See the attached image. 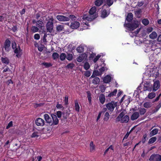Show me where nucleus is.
<instances>
[{
	"instance_id": "nucleus-61",
	"label": "nucleus",
	"mask_w": 161,
	"mask_h": 161,
	"mask_svg": "<svg viewBox=\"0 0 161 161\" xmlns=\"http://www.w3.org/2000/svg\"><path fill=\"white\" fill-rule=\"evenodd\" d=\"M68 96H66L65 97L64 99V104L65 105H67L68 104Z\"/></svg>"
},
{
	"instance_id": "nucleus-34",
	"label": "nucleus",
	"mask_w": 161,
	"mask_h": 161,
	"mask_svg": "<svg viewBox=\"0 0 161 161\" xmlns=\"http://www.w3.org/2000/svg\"><path fill=\"white\" fill-rule=\"evenodd\" d=\"M60 59L61 61H64L66 58V55L64 53H61L59 56Z\"/></svg>"
},
{
	"instance_id": "nucleus-8",
	"label": "nucleus",
	"mask_w": 161,
	"mask_h": 161,
	"mask_svg": "<svg viewBox=\"0 0 161 161\" xmlns=\"http://www.w3.org/2000/svg\"><path fill=\"white\" fill-rule=\"evenodd\" d=\"M56 18L57 19L60 21H67L69 20V18L63 15H57Z\"/></svg>"
},
{
	"instance_id": "nucleus-28",
	"label": "nucleus",
	"mask_w": 161,
	"mask_h": 161,
	"mask_svg": "<svg viewBox=\"0 0 161 161\" xmlns=\"http://www.w3.org/2000/svg\"><path fill=\"white\" fill-rule=\"evenodd\" d=\"M157 138L156 137H153L150 139L148 142V144H150L154 143L156 141Z\"/></svg>"
},
{
	"instance_id": "nucleus-59",
	"label": "nucleus",
	"mask_w": 161,
	"mask_h": 161,
	"mask_svg": "<svg viewBox=\"0 0 161 161\" xmlns=\"http://www.w3.org/2000/svg\"><path fill=\"white\" fill-rule=\"evenodd\" d=\"M68 17L69 18V20L70 19L73 20H75L76 19V17L75 16L72 14L70 15Z\"/></svg>"
},
{
	"instance_id": "nucleus-39",
	"label": "nucleus",
	"mask_w": 161,
	"mask_h": 161,
	"mask_svg": "<svg viewBox=\"0 0 161 161\" xmlns=\"http://www.w3.org/2000/svg\"><path fill=\"white\" fill-rule=\"evenodd\" d=\"M43 24V22L42 20H38L37 21V24L36 26L39 28H42V25Z\"/></svg>"
},
{
	"instance_id": "nucleus-11",
	"label": "nucleus",
	"mask_w": 161,
	"mask_h": 161,
	"mask_svg": "<svg viewBox=\"0 0 161 161\" xmlns=\"http://www.w3.org/2000/svg\"><path fill=\"white\" fill-rule=\"evenodd\" d=\"M22 50H21L19 46H18L15 49L14 53L16 54V56L18 58L20 57L22 53Z\"/></svg>"
},
{
	"instance_id": "nucleus-32",
	"label": "nucleus",
	"mask_w": 161,
	"mask_h": 161,
	"mask_svg": "<svg viewBox=\"0 0 161 161\" xmlns=\"http://www.w3.org/2000/svg\"><path fill=\"white\" fill-rule=\"evenodd\" d=\"M76 50L78 52L81 53L83 52L84 48L82 46L80 45L77 48Z\"/></svg>"
},
{
	"instance_id": "nucleus-60",
	"label": "nucleus",
	"mask_w": 161,
	"mask_h": 161,
	"mask_svg": "<svg viewBox=\"0 0 161 161\" xmlns=\"http://www.w3.org/2000/svg\"><path fill=\"white\" fill-rule=\"evenodd\" d=\"M13 126V122L12 121H10L8 124L7 126H6V128L7 129H9L10 127Z\"/></svg>"
},
{
	"instance_id": "nucleus-49",
	"label": "nucleus",
	"mask_w": 161,
	"mask_h": 161,
	"mask_svg": "<svg viewBox=\"0 0 161 161\" xmlns=\"http://www.w3.org/2000/svg\"><path fill=\"white\" fill-rule=\"evenodd\" d=\"M90 65L88 63L86 62L85 63L84 65V68L86 70H87L88 69L90 68Z\"/></svg>"
},
{
	"instance_id": "nucleus-29",
	"label": "nucleus",
	"mask_w": 161,
	"mask_h": 161,
	"mask_svg": "<svg viewBox=\"0 0 161 161\" xmlns=\"http://www.w3.org/2000/svg\"><path fill=\"white\" fill-rule=\"evenodd\" d=\"M103 0H96L95 2V4L97 6H99L102 4Z\"/></svg>"
},
{
	"instance_id": "nucleus-6",
	"label": "nucleus",
	"mask_w": 161,
	"mask_h": 161,
	"mask_svg": "<svg viewBox=\"0 0 161 161\" xmlns=\"http://www.w3.org/2000/svg\"><path fill=\"white\" fill-rule=\"evenodd\" d=\"M35 123L37 125L42 126L44 125L45 121L42 118H38L36 120Z\"/></svg>"
},
{
	"instance_id": "nucleus-42",
	"label": "nucleus",
	"mask_w": 161,
	"mask_h": 161,
	"mask_svg": "<svg viewBox=\"0 0 161 161\" xmlns=\"http://www.w3.org/2000/svg\"><path fill=\"white\" fill-rule=\"evenodd\" d=\"M107 12L105 10H104L102 12L101 16L102 17L104 18L107 16Z\"/></svg>"
},
{
	"instance_id": "nucleus-10",
	"label": "nucleus",
	"mask_w": 161,
	"mask_h": 161,
	"mask_svg": "<svg viewBox=\"0 0 161 161\" xmlns=\"http://www.w3.org/2000/svg\"><path fill=\"white\" fill-rule=\"evenodd\" d=\"M51 116L53 121V122L52 121V125H58V120L56 115L52 114Z\"/></svg>"
},
{
	"instance_id": "nucleus-25",
	"label": "nucleus",
	"mask_w": 161,
	"mask_h": 161,
	"mask_svg": "<svg viewBox=\"0 0 161 161\" xmlns=\"http://www.w3.org/2000/svg\"><path fill=\"white\" fill-rule=\"evenodd\" d=\"M149 37L152 39H154L157 36V33L155 31L153 32L149 35Z\"/></svg>"
},
{
	"instance_id": "nucleus-53",
	"label": "nucleus",
	"mask_w": 161,
	"mask_h": 161,
	"mask_svg": "<svg viewBox=\"0 0 161 161\" xmlns=\"http://www.w3.org/2000/svg\"><path fill=\"white\" fill-rule=\"evenodd\" d=\"M83 55L79 56L76 59L77 61L79 62H81L83 60Z\"/></svg>"
},
{
	"instance_id": "nucleus-18",
	"label": "nucleus",
	"mask_w": 161,
	"mask_h": 161,
	"mask_svg": "<svg viewBox=\"0 0 161 161\" xmlns=\"http://www.w3.org/2000/svg\"><path fill=\"white\" fill-rule=\"evenodd\" d=\"M10 44V41L8 39H7L5 42V48L6 50L8 51L9 50Z\"/></svg>"
},
{
	"instance_id": "nucleus-26",
	"label": "nucleus",
	"mask_w": 161,
	"mask_h": 161,
	"mask_svg": "<svg viewBox=\"0 0 161 161\" xmlns=\"http://www.w3.org/2000/svg\"><path fill=\"white\" fill-rule=\"evenodd\" d=\"M100 82V79L98 77H95L92 81V83L94 85H97Z\"/></svg>"
},
{
	"instance_id": "nucleus-30",
	"label": "nucleus",
	"mask_w": 161,
	"mask_h": 161,
	"mask_svg": "<svg viewBox=\"0 0 161 161\" xmlns=\"http://www.w3.org/2000/svg\"><path fill=\"white\" fill-rule=\"evenodd\" d=\"M1 60L2 62L5 64H8L9 62V60L8 58H1Z\"/></svg>"
},
{
	"instance_id": "nucleus-33",
	"label": "nucleus",
	"mask_w": 161,
	"mask_h": 161,
	"mask_svg": "<svg viewBox=\"0 0 161 161\" xmlns=\"http://www.w3.org/2000/svg\"><path fill=\"white\" fill-rule=\"evenodd\" d=\"M144 107L146 108H149L151 107V103L149 102L145 103L143 104Z\"/></svg>"
},
{
	"instance_id": "nucleus-13",
	"label": "nucleus",
	"mask_w": 161,
	"mask_h": 161,
	"mask_svg": "<svg viewBox=\"0 0 161 161\" xmlns=\"http://www.w3.org/2000/svg\"><path fill=\"white\" fill-rule=\"evenodd\" d=\"M152 90V87L151 86L149 83L145 84L144 85L143 87V90L144 91H151Z\"/></svg>"
},
{
	"instance_id": "nucleus-7",
	"label": "nucleus",
	"mask_w": 161,
	"mask_h": 161,
	"mask_svg": "<svg viewBox=\"0 0 161 161\" xmlns=\"http://www.w3.org/2000/svg\"><path fill=\"white\" fill-rule=\"evenodd\" d=\"M96 11V8L93 7L89 11V15H92V17H95V18L97 16V14L95 13Z\"/></svg>"
},
{
	"instance_id": "nucleus-19",
	"label": "nucleus",
	"mask_w": 161,
	"mask_h": 161,
	"mask_svg": "<svg viewBox=\"0 0 161 161\" xmlns=\"http://www.w3.org/2000/svg\"><path fill=\"white\" fill-rule=\"evenodd\" d=\"M139 116V114L138 112H135L132 114L131 119L132 120H134L137 119Z\"/></svg>"
},
{
	"instance_id": "nucleus-2",
	"label": "nucleus",
	"mask_w": 161,
	"mask_h": 161,
	"mask_svg": "<svg viewBox=\"0 0 161 161\" xmlns=\"http://www.w3.org/2000/svg\"><path fill=\"white\" fill-rule=\"evenodd\" d=\"M47 19L48 21L46 25L47 30V32L51 33L53 28V21L54 20V19L52 17L49 16Z\"/></svg>"
},
{
	"instance_id": "nucleus-38",
	"label": "nucleus",
	"mask_w": 161,
	"mask_h": 161,
	"mask_svg": "<svg viewBox=\"0 0 161 161\" xmlns=\"http://www.w3.org/2000/svg\"><path fill=\"white\" fill-rule=\"evenodd\" d=\"M40 133L37 132H33L31 136V137H36L37 138L40 136Z\"/></svg>"
},
{
	"instance_id": "nucleus-45",
	"label": "nucleus",
	"mask_w": 161,
	"mask_h": 161,
	"mask_svg": "<svg viewBox=\"0 0 161 161\" xmlns=\"http://www.w3.org/2000/svg\"><path fill=\"white\" fill-rule=\"evenodd\" d=\"M109 114L108 112H106L104 115V120L105 121H107L108 120L109 117Z\"/></svg>"
},
{
	"instance_id": "nucleus-23",
	"label": "nucleus",
	"mask_w": 161,
	"mask_h": 161,
	"mask_svg": "<svg viewBox=\"0 0 161 161\" xmlns=\"http://www.w3.org/2000/svg\"><path fill=\"white\" fill-rule=\"evenodd\" d=\"M161 107V102H159L158 104L156 107L155 108L152 110L153 113L157 112Z\"/></svg>"
},
{
	"instance_id": "nucleus-48",
	"label": "nucleus",
	"mask_w": 161,
	"mask_h": 161,
	"mask_svg": "<svg viewBox=\"0 0 161 161\" xmlns=\"http://www.w3.org/2000/svg\"><path fill=\"white\" fill-rule=\"evenodd\" d=\"M93 75H95L96 76L101 75V73H100V71L97 70H95L93 72Z\"/></svg>"
},
{
	"instance_id": "nucleus-47",
	"label": "nucleus",
	"mask_w": 161,
	"mask_h": 161,
	"mask_svg": "<svg viewBox=\"0 0 161 161\" xmlns=\"http://www.w3.org/2000/svg\"><path fill=\"white\" fill-rule=\"evenodd\" d=\"M31 30L32 31L34 32H35L39 30V29L37 27L32 26L31 27Z\"/></svg>"
},
{
	"instance_id": "nucleus-14",
	"label": "nucleus",
	"mask_w": 161,
	"mask_h": 161,
	"mask_svg": "<svg viewBox=\"0 0 161 161\" xmlns=\"http://www.w3.org/2000/svg\"><path fill=\"white\" fill-rule=\"evenodd\" d=\"M79 26L80 23L78 22L74 21L71 23L70 27L73 29H75L78 28Z\"/></svg>"
},
{
	"instance_id": "nucleus-40",
	"label": "nucleus",
	"mask_w": 161,
	"mask_h": 161,
	"mask_svg": "<svg viewBox=\"0 0 161 161\" xmlns=\"http://www.w3.org/2000/svg\"><path fill=\"white\" fill-rule=\"evenodd\" d=\"M139 112L141 115H143L146 112V109L144 108H140L139 109Z\"/></svg>"
},
{
	"instance_id": "nucleus-51",
	"label": "nucleus",
	"mask_w": 161,
	"mask_h": 161,
	"mask_svg": "<svg viewBox=\"0 0 161 161\" xmlns=\"http://www.w3.org/2000/svg\"><path fill=\"white\" fill-rule=\"evenodd\" d=\"M107 4L108 6H110L113 3V1L112 0H106Z\"/></svg>"
},
{
	"instance_id": "nucleus-62",
	"label": "nucleus",
	"mask_w": 161,
	"mask_h": 161,
	"mask_svg": "<svg viewBox=\"0 0 161 161\" xmlns=\"http://www.w3.org/2000/svg\"><path fill=\"white\" fill-rule=\"evenodd\" d=\"M132 144V142H131V141L128 142H127L123 144V145L124 147H125L126 146H128L129 145H131Z\"/></svg>"
},
{
	"instance_id": "nucleus-4",
	"label": "nucleus",
	"mask_w": 161,
	"mask_h": 161,
	"mask_svg": "<svg viewBox=\"0 0 161 161\" xmlns=\"http://www.w3.org/2000/svg\"><path fill=\"white\" fill-rule=\"evenodd\" d=\"M117 103H115L114 101H112L106 104V108L110 111H113L114 108L117 106Z\"/></svg>"
},
{
	"instance_id": "nucleus-20",
	"label": "nucleus",
	"mask_w": 161,
	"mask_h": 161,
	"mask_svg": "<svg viewBox=\"0 0 161 161\" xmlns=\"http://www.w3.org/2000/svg\"><path fill=\"white\" fill-rule=\"evenodd\" d=\"M133 14L131 13H129L126 18V20L128 22H130L133 19Z\"/></svg>"
},
{
	"instance_id": "nucleus-9",
	"label": "nucleus",
	"mask_w": 161,
	"mask_h": 161,
	"mask_svg": "<svg viewBox=\"0 0 161 161\" xmlns=\"http://www.w3.org/2000/svg\"><path fill=\"white\" fill-rule=\"evenodd\" d=\"M44 118L46 122L48 123L49 125H52V121L51 118L49 117L47 114H45L44 115Z\"/></svg>"
},
{
	"instance_id": "nucleus-55",
	"label": "nucleus",
	"mask_w": 161,
	"mask_h": 161,
	"mask_svg": "<svg viewBox=\"0 0 161 161\" xmlns=\"http://www.w3.org/2000/svg\"><path fill=\"white\" fill-rule=\"evenodd\" d=\"M99 88L100 89L101 91L102 92H103L105 90L106 87L104 85H101L99 86Z\"/></svg>"
},
{
	"instance_id": "nucleus-43",
	"label": "nucleus",
	"mask_w": 161,
	"mask_h": 161,
	"mask_svg": "<svg viewBox=\"0 0 161 161\" xmlns=\"http://www.w3.org/2000/svg\"><path fill=\"white\" fill-rule=\"evenodd\" d=\"M42 65L45 66L46 67L48 68L52 66L51 63H49L43 62L42 63Z\"/></svg>"
},
{
	"instance_id": "nucleus-21",
	"label": "nucleus",
	"mask_w": 161,
	"mask_h": 161,
	"mask_svg": "<svg viewBox=\"0 0 161 161\" xmlns=\"http://www.w3.org/2000/svg\"><path fill=\"white\" fill-rule=\"evenodd\" d=\"M64 30V26L63 25H58L56 26V31L57 32H60Z\"/></svg>"
},
{
	"instance_id": "nucleus-57",
	"label": "nucleus",
	"mask_w": 161,
	"mask_h": 161,
	"mask_svg": "<svg viewBox=\"0 0 161 161\" xmlns=\"http://www.w3.org/2000/svg\"><path fill=\"white\" fill-rule=\"evenodd\" d=\"M34 106L35 108H36L38 107H41L44 104L43 103H40L39 104L37 103H34Z\"/></svg>"
},
{
	"instance_id": "nucleus-31",
	"label": "nucleus",
	"mask_w": 161,
	"mask_h": 161,
	"mask_svg": "<svg viewBox=\"0 0 161 161\" xmlns=\"http://www.w3.org/2000/svg\"><path fill=\"white\" fill-rule=\"evenodd\" d=\"M117 92V89H116L114 90V91L111 92H110L108 95L107 97H113L116 94Z\"/></svg>"
},
{
	"instance_id": "nucleus-46",
	"label": "nucleus",
	"mask_w": 161,
	"mask_h": 161,
	"mask_svg": "<svg viewBox=\"0 0 161 161\" xmlns=\"http://www.w3.org/2000/svg\"><path fill=\"white\" fill-rule=\"evenodd\" d=\"M66 58L68 60L70 61L73 59V55L71 54L68 53L67 55H66Z\"/></svg>"
},
{
	"instance_id": "nucleus-44",
	"label": "nucleus",
	"mask_w": 161,
	"mask_h": 161,
	"mask_svg": "<svg viewBox=\"0 0 161 161\" xmlns=\"http://www.w3.org/2000/svg\"><path fill=\"white\" fill-rule=\"evenodd\" d=\"M87 98L90 103H91V94L90 91L87 92Z\"/></svg>"
},
{
	"instance_id": "nucleus-35",
	"label": "nucleus",
	"mask_w": 161,
	"mask_h": 161,
	"mask_svg": "<svg viewBox=\"0 0 161 161\" xmlns=\"http://www.w3.org/2000/svg\"><path fill=\"white\" fill-rule=\"evenodd\" d=\"M156 94L154 92H152L148 94V97L149 99H151L154 98Z\"/></svg>"
},
{
	"instance_id": "nucleus-54",
	"label": "nucleus",
	"mask_w": 161,
	"mask_h": 161,
	"mask_svg": "<svg viewBox=\"0 0 161 161\" xmlns=\"http://www.w3.org/2000/svg\"><path fill=\"white\" fill-rule=\"evenodd\" d=\"M75 66V64L73 63H69L67 66V67L68 68L72 69Z\"/></svg>"
},
{
	"instance_id": "nucleus-37",
	"label": "nucleus",
	"mask_w": 161,
	"mask_h": 161,
	"mask_svg": "<svg viewBox=\"0 0 161 161\" xmlns=\"http://www.w3.org/2000/svg\"><path fill=\"white\" fill-rule=\"evenodd\" d=\"M52 57L54 60H56L58 58L59 55L57 53H54L52 54Z\"/></svg>"
},
{
	"instance_id": "nucleus-15",
	"label": "nucleus",
	"mask_w": 161,
	"mask_h": 161,
	"mask_svg": "<svg viewBox=\"0 0 161 161\" xmlns=\"http://www.w3.org/2000/svg\"><path fill=\"white\" fill-rule=\"evenodd\" d=\"M112 78L110 75H107L103 78V82L106 83H108L111 81Z\"/></svg>"
},
{
	"instance_id": "nucleus-50",
	"label": "nucleus",
	"mask_w": 161,
	"mask_h": 161,
	"mask_svg": "<svg viewBox=\"0 0 161 161\" xmlns=\"http://www.w3.org/2000/svg\"><path fill=\"white\" fill-rule=\"evenodd\" d=\"M56 108L58 109L62 108V110L63 111L64 109V108L63 106L61 104H59V103H57V104L56 106Z\"/></svg>"
},
{
	"instance_id": "nucleus-22",
	"label": "nucleus",
	"mask_w": 161,
	"mask_h": 161,
	"mask_svg": "<svg viewBox=\"0 0 161 161\" xmlns=\"http://www.w3.org/2000/svg\"><path fill=\"white\" fill-rule=\"evenodd\" d=\"M158 131V129H153L150 133L149 134V136L151 137L157 134Z\"/></svg>"
},
{
	"instance_id": "nucleus-16",
	"label": "nucleus",
	"mask_w": 161,
	"mask_h": 161,
	"mask_svg": "<svg viewBox=\"0 0 161 161\" xmlns=\"http://www.w3.org/2000/svg\"><path fill=\"white\" fill-rule=\"evenodd\" d=\"M95 19V17H93L92 16H91V15H90L89 14L88 15H84L83 17V19H86L89 21H91Z\"/></svg>"
},
{
	"instance_id": "nucleus-41",
	"label": "nucleus",
	"mask_w": 161,
	"mask_h": 161,
	"mask_svg": "<svg viewBox=\"0 0 161 161\" xmlns=\"http://www.w3.org/2000/svg\"><path fill=\"white\" fill-rule=\"evenodd\" d=\"M142 23L144 25L146 26L149 24V21L147 19H144L142 20Z\"/></svg>"
},
{
	"instance_id": "nucleus-36",
	"label": "nucleus",
	"mask_w": 161,
	"mask_h": 161,
	"mask_svg": "<svg viewBox=\"0 0 161 161\" xmlns=\"http://www.w3.org/2000/svg\"><path fill=\"white\" fill-rule=\"evenodd\" d=\"M90 146L91 152H93L95 149V145H94L93 142L92 141L90 142Z\"/></svg>"
},
{
	"instance_id": "nucleus-12",
	"label": "nucleus",
	"mask_w": 161,
	"mask_h": 161,
	"mask_svg": "<svg viewBox=\"0 0 161 161\" xmlns=\"http://www.w3.org/2000/svg\"><path fill=\"white\" fill-rule=\"evenodd\" d=\"M160 86V83L159 80L156 81L154 83L153 91L155 92L157 90Z\"/></svg>"
},
{
	"instance_id": "nucleus-24",
	"label": "nucleus",
	"mask_w": 161,
	"mask_h": 161,
	"mask_svg": "<svg viewBox=\"0 0 161 161\" xmlns=\"http://www.w3.org/2000/svg\"><path fill=\"white\" fill-rule=\"evenodd\" d=\"M99 100L100 103L102 104H103L105 101V96L103 94H101L99 98Z\"/></svg>"
},
{
	"instance_id": "nucleus-52",
	"label": "nucleus",
	"mask_w": 161,
	"mask_h": 161,
	"mask_svg": "<svg viewBox=\"0 0 161 161\" xmlns=\"http://www.w3.org/2000/svg\"><path fill=\"white\" fill-rule=\"evenodd\" d=\"M141 12V10L140 9L138 10L137 11H135V14L137 17H139Z\"/></svg>"
},
{
	"instance_id": "nucleus-64",
	"label": "nucleus",
	"mask_w": 161,
	"mask_h": 161,
	"mask_svg": "<svg viewBox=\"0 0 161 161\" xmlns=\"http://www.w3.org/2000/svg\"><path fill=\"white\" fill-rule=\"evenodd\" d=\"M43 45H41V46H38V50L40 52H42L43 49Z\"/></svg>"
},
{
	"instance_id": "nucleus-56",
	"label": "nucleus",
	"mask_w": 161,
	"mask_h": 161,
	"mask_svg": "<svg viewBox=\"0 0 161 161\" xmlns=\"http://www.w3.org/2000/svg\"><path fill=\"white\" fill-rule=\"evenodd\" d=\"M147 134H146L143 135V138L142 139V142L143 143H144L145 142L146 140V138H147Z\"/></svg>"
},
{
	"instance_id": "nucleus-17",
	"label": "nucleus",
	"mask_w": 161,
	"mask_h": 161,
	"mask_svg": "<svg viewBox=\"0 0 161 161\" xmlns=\"http://www.w3.org/2000/svg\"><path fill=\"white\" fill-rule=\"evenodd\" d=\"M70 113L67 110H63L62 112V115L63 118L66 119L69 117Z\"/></svg>"
},
{
	"instance_id": "nucleus-1",
	"label": "nucleus",
	"mask_w": 161,
	"mask_h": 161,
	"mask_svg": "<svg viewBox=\"0 0 161 161\" xmlns=\"http://www.w3.org/2000/svg\"><path fill=\"white\" fill-rule=\"evenodd\" d=\"M125 114L124 112H121L116 118V122H117L120 121L121 123H127L129 120V118L127 115L125 116Z\"/></svg>"
},
{
	"instance_id": "nucleus-58",
	"label": "nucleus",
	"mask_w": 161,
	"mask_h": 161,
	"mask_svg": "<svg viewBox=\"0 0 161 161\" xmlns=\"http://www.w3.org/2000/svg\"><path fill=\"white\" fill-rule=\"evenodd\" d=\"M56 114L59 118H60L61 117L62 114V112L59 111H58L56 112Z\"/></svg>"
},
{
	"instance_id": "nucleus-5",
	"label": "nucleus",
	"mask_w": 161,
	"mask_h": 161,
	"mask_svg": "<svg viewBox=\"0 0 161 161\" xmlns=\"http://www.w3.org/2000/svg\"><path fill=\"white\" fill-rule=\"evenodd\" d=\"M154 160L155 161H161V155L158 154L152 155L149 158L150 161Z\"/></svg>"
},
{
	"instance_id": "nucleus-63",
	"label": "nucleus",
	"mask_w": 161,
	"mask_h": 161,
	"mask_svg": "<svg viewBox=\"0 0 161 161\" xmlns=\"http://www.w3.org/2000/svg\"><path fill=\"white\" fill-rule=\"evenodd\" d=\"M101 55H97L96 57L94 59L93 61L94 63H96L99 58L101 57Z\"/></svg>"
},
{
	"instance_id": "nucleus-27",
	"label": "nucleus",
	"mask_w": 161,
	"mask_h": 161,
	"mask_svg": "<svg viewBox=\"0 0 161 161\" xmlns=\"http://www.w3.org/2000/svg\"><path fill=\"white\" fill-rule=\"evenodd\" d=\"M75 110L77 112H79L80 107L78 103V101L76 100L75 101Z\"/></svg>"
},
{
	"instance_id": "nucleus-3",
	"label": "nucleus",
	"mask_w": 161,
	"mask_h": 161,
	"mask_svg": "<svg viewBox=\"0 0 161 161\" xmlns=\"http://www.w3.org/2000/svg\"><path fill=\"white\" fill-rule=\"evenodd\" d=\"M139 25V23L137 21H133L130 23H125L124 24L125 27H127L130 31H133L137 28Z\"/></svg>"
}]
</instances>
